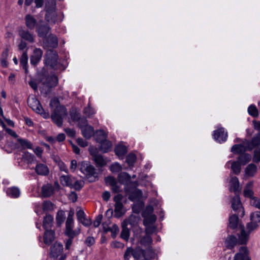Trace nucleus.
Here are the masks:
<instances>
[{
    "label": "nucleus",
    "mask_w": 260,
    "mask_h": 260,
    "mask_svg": "<svg viewBox=\"0 0 260 260\" xmlns=\"http://www.w3.org/2000/svg\"><path fill=\"white\" fill-rule=\"evenodd\" d=\"M232 208L235 212H237L238 215L242 217L244 216V211L239 196H236L232 199Z\"/></svg>",
    "instance_id": "nucleus-7"
},
{
    "label": "nucleus",
    "mask_w": 260,
    "mask_h": 260,
    "mask_svg": "<svg viewBox=\"0 0 260 260\" xmlns=\"http://www.w3.org/2000/svg\"><path fill=\"white\" fill-rule=\"evenodd\" d=\"M53 217L49 214H47L44 217L43 226L45 230L51 228L53 225Z\"/></svg>",
    "instance_id": "nucleus-28"
},
{
    "label": "nucleus",
    "mask_w": 260,
    "mask_h": 260,
    "mask_svg": "<svg viewBox=\"0 0 260 260\" xmlns=\"http://www.w3.org/2000/svg\"><path fill=\"white\" fill-rule=\"evenodd\" d=\"M54 189L51 184L43 185L42 187V195L44 198L51 197L54 193Z\"/></svg>",
    "instance_id": "nucleus-25"
},
{
    "label": "nucleus",
    "mask_w": 260,
    "mask_h": 260,
    "mask_svg": "<svg viewBox=\"0 0 260 260\" xmlns=\"http://www.w3.org/2000/svg\"><path fill=\"white\" fill-rule=\"evenodd\" d=\"M44 41V46L48 48H56L58 46V39L56 36L53 34H50L46 36Z\"/></svg>",
    "instance_id": "nucleus-9"
},
{
    "label": "nucleus",
    "mask_w": 260,
    "mask_h": 260,
    "mask_svg": "<svg viewBox=\"0 0 260 260\" xmlns=\"http://www.w3.org/2000/svg\"><path fill=\"white\" fill-rule=\"evenodd\" d=\"M58 55L53 49H48L45 56L44 63L53 69H55L57 64Z\"/></svg>",
    "instance_id": "nucleus-4"
},
{
    "label": "nucleus",
    "mask_w": 260,
    "mask_h": 260,
    "mask_svg": "<svg viewBox=\"0 0 260 260\" xmlns=\"http://www.w3.org/2000/svg\"><path fill=\"white\" fill-rule=\"evenodd\" d=\"M7 194L12 198H17L20 195V190L18 187L13 186L9 187L7 189Z\"/></svg>",
    "instance_id": "nucleus-27"
},
{
    "label": "nucleus",
    "mask_w": 260,
    "mask_h": 260,
    "mask_svg": "<svg viewBox=\"0 0 260 260\" xmlns=\"http://www.w3.org/2000/svg\"><path fill=\"white\" fill-rule=\"evenodd\" d=\"M27 103L29 106L36 113L41 112L43 111V109L40 103V102L35 98L28 99Z\"/></svg>",
    "instance_id": "nucleus-16"
},
{
    "label": "nucleus",
    "mask_w": 260,
    "mask_h": 260,
    "mask_svg": "<svg viewBox=\"0 0 260 260\" xmlns=\"http://www.w3.org/2000/svg\"><path fill=\"white\" fill-rule=\"evenodd\" d=\"M142 253L141 248L140 247H137L135 249L128 247L126 249L124 253V258L125 260H129L132 255L135 260H139L140 259V255L142 254Z\"/></svg>",
    "instance_id": "nucleus-5"
},
{
    "label": "nucleus",
    "mask_w": 260,
    "mask_h": 260,
    "mask_svg": "<svg viewBox=\"0 0 260 260\" xmlns=\"http://www.w3.org/2000/svg\"><path fill=\"white\" fill-rule=\"evenodd\" d=\"M39 79L44 85L49 88L55 87L58 83L57 77L54 75H49L46 71L41 72L39 75Z\"/></svg>",
    "instance_id": "nucleus-3"
},
{
    "label": "nucleus",
    "mask_w": 260,
    "mask_h": 260,
    "mask_svg": "<svg viewBox=\"0 0 260 260\" xmlns=\"http://www.w3.org/2000/svg\"><path fill=\"white\" fill-rule=\"evenodd\" d=\"M123 207V205L122 203H118L115 204V216L117 218L120 217L123 214V212H122V209Z\"/></svg>",
    "instance_id": "nucleus-43"
},
{
    "label": "nucleus",
    "mask_w": 260,
    "mask_h": 260,
    "mask_svg": "<svg viewBox=\"0 0 260 260\" xmlns=\"http://www.w3.org/2000/svg\"><path fill=\"white\" fill-rule=\"evenodd\" d=\"M145 233L146 235H150V234H153L155 230V228L153 226L149 225V224L145 226Z\"/></svg>",
    "instance_id": "nucleus-63"
},
{
    "label": "nucleus",
    "mask_w": 260,
    "mask_h": 260,
    "mask_svg": "<svg viewBox=\"0 0 260 260\" xmlns=\"http://www.w3.org/2000/svg\"><path fill=\"white\" fill-rule=\"evenodd\" d=\"M24 19L26 27L30 30H32L36 28L39 24L34 16L30 14L26 15L25 16Z\"/></svg>",
    "instance_id": "nucleus-15"
},
{
    "label": "nucleus",
    "mask_w": 260,
    "mask_h": 260,
    "mask_svg": "<svg viewBox=\"0 0 260 260\" xmlns=\"http://www.w3.org/2000/svg\"><path fill=\"white\" fill-rule=\"evenodd\" d=\"M56 1L55 0H46L45 3V10L46 11L49 10H56Z\"/></svg>",
    "instance_id": "nucleus-44"
},
{
    "label": "nucleus",
    "mask_w": 260,
    "mask_h": 260,
    "mask_svg": "<svg viewBox=\"0 0 260 260\" xmlns=\"http://www.w3.org/2000/svg\"><path fill=\"white\" fill-rule=\"evenodd\" d=\"M54 204L50 201H45L43 203L42 208L44 211H49L53 210Z\"/></svg>",
    "instance_id": "nucleus-48"
},
{
    "label": "nucleus",
    "mask_w": 260,
    "mask_h": 260,
    "mask_svg": "<svg viewBox=\"0 0 260 260\" xmlns=\"http://www.w3.org/2000/svg\"><path fill=\"white\" fill-rule=\"evenodd\" d=\"M257 171V167L253 164H249L245 169L246 174L250 177H253Z\"/></svg>",
    "instance_id": "nucleus-36"
},
{
    "label": "nucleus",
    "mask_w": 260,
    "mask_h": 260,
    "mask_svg": "<svg viewBox=\"0 0 260 260\" xmlns=\"http://www.w3.org/2000/svg\"><path fill=\"white\" fill-rule=\"evenodd\" d=\"M61 184L63 186H71L73 185V179L69 175H62L60 178Z\"/></svg>",
    "instance_id": "nucleus-34"
},
{
    "label": "nucleus",
    "mask_w": 260,
    "mask_h": 260,
    "mask_svg": "<svg viewBox=\"0 0 260 260\" xmlns=\"http://www.w3.org/2000/svg\"><path fill=\"white\" fill-rule=\"evenodd\" d=\"M248 150L247 144H245V140L242 141V144H235L231 148V152L236 154H242Z\"/></svg>",
    "instance_id": "nucleus-13"
},
{
    "label": "nucleus",
    "mask_w": 260,
    "mask_h": 260,
    "mask_svg": "<svg viewBox=\"0 0 260 260\" xmlns=\"http://www.w3.org/2000/svg\"><path fill=\"white\" fill-rule=\"evenodd\" d=\"M107 135L103 130L97 131L94 135L96 142L99 143L107 139Z\"/></svg>",
    "instance_id": "nucleus-38"
},
{
    "label": "nucleus",
    "mask_w": 260,
    "mask_h": 260,
    "mask_svg": "<svg viewBox=\"0 0 260 260\" xmlns=\"http://www.w3.org/2000/svg\"><path fill=\"white\" fill-rule=\"evenodd\" d=\"M64 234L67 236L68 237V238L73 239L76 235H78V233H76L75 231L73 230V229L65 230Z\"/></svg>",
    "instance_id": "nucleus-61"
},
{
    "label": "nucleus",
    "mask_w": 260,
    "mask_h": 260,
    "mask_svg": "<svg viewBox=\"0 0 260 260\" xmlns=\"http://www.w3.org/2000/svg\"><path fill=\"white\" fill-rule=\"evenodd\" d=\"M20 62L21 66H22L24 70L25 73L27 74L28 71L27 67L28 56L26 52H24L22 53Z\"/></svg>",
    "instance_id": "nucleus-32"
},
{
    "label": "nucleus",
    "mask_w": 260,
    "mask_h": 260,
    "mask_svg": "<svg viewBox=\"0 0 260 260\" xmlns=\"http://www.w3.org/2000/svg\"><path fill=\"white\" fill-rule=\"evenodd\" d=\"M78 168L81 172L89 179V181L93 182L96 180L98 174L93 166L85 162H82L78 164Z\"/></svg>",
    "instance_id": "nucleus-2"
},
{
    "label": "nucleus",
    "mask_w": 260,
    "mask_h": 260,
    "mask_svg": "<svg viewBox=\"0 0 260 260\" xmlns=\"http://www.w3.org/2000/svg\"><path fill=\"white\" fill-rule=\"evenodd\" d=\"M250 220L258 224L260 222V214L257 211L253 212L250 215Z\"/></svg>",
    "instance_id": "nucleus-57"
},
{
    "label": "nucleus",
    "mask_w": 260,
    "mask_h": 260,
    "mask_svg": "<svg viewBox=\"0 0 260 260\" xmlns=\"http://www.w3.org/2000/svg\"><path fill=\"white\" fill-rule=\"evenodd\" d=\"M136 160V156L135 154L130 153L129 154L126 159V162L129 165H132L134 164Z\"/></svg>",
    "instance_id": "nucleus-54"
},
{
    "label": "nucleus",
    "mask_w": 260,
    "mask_h": 260,
    "mask_svg": "<svg viewBox=\"0 0 260 260\" xmlns=\"http://www.w3.org/2000/svg\"><path fill=\"white\" fill-rule=\"evenodd\" d=\"M237 244H238V239L233 235L228 236L225 241L226 247L228 249H233Z\"/></svg>",
    "instance_id": "nucleus-24"
},
{
    "label": "nucleus",
    "mask_w": 260,
    "mask_h": 260,
    "mask_svg": "<svg viewBox=\"0 0 260 260\" xmlns=\"http://www.w3.org/2000/svg\"><path fill=\"white\" fill-rule=\"evenodd\" d=\"M105 231L111 232L112 237L115 238L119 232V228L116 224H113L112 227L107 228Z\"/></svg>",
    "instance_id": "nucleus-51"
},
{
    "label": "nucleus",
    "mask_w": 260,
    "mask_h": 260,
    "mask_svg": "<svg viewBox=\"0 0 260 260\" xmlns=\"http://www.w3.org/2000/svg\"><path fill=\"white\" fill-rule=\"evenodd\" d=\"M131 218L128 220L124 221L122 223V231L120 234V237L126 241H127L129 237V230L127 227L128 224L132 225L133 223L131 221Z\"/></svg>",
    "instance_id": "nucleus-10"
},
{
    "label": "nucleus",
    "mask_w": 260,
    "mask_h": 260,
    "mask_svg": "<svg viewBox=\"0 0 260 260\" xmlns=\"http://www.w3.org/2000/svg\"><path fill=\"white\" fill-rule=\"evenodd\" d=\"M77 122H78V125L81 129L88 125L87 120L85 117H81Z\"/></svg>",
    "instance_id": "nucleus-55"
},
{
    "label": "nucleus",
    "mask_w": 260,
    "mask_h": 260,
    "mask_svg": "<svg viewBox=\"0 0 260 260\" xmlns=\"http://www.w3.org/2000/svg\"><path fill=\"white\" fill-rule=\"evenodd\" d=\"M115 152L119 156L124 155L127 152L126 147L122 145H118L115 148Z\"/></svg>",
    "instance_id": "nucleus-41"
},
{
    "label": "nucleus",
    "mask_w": 260,
    "mask_h": 260,
    "mask_svg": "<svg viewBox=\"0 0 260 260\" xmlns=\"http://www.w3.org/2000/svg\"><path fill=\"white\" fill-rule=\"evenodd\" d=\"M49 105L52 109L54 108L51 114L52 121L58 126L61 127L63 119L67 115V109L64 106L60 105L58 100L56 99H52Z\"/></svg>",
    "instance_id": "nucleus-1"
},
{
    "label": "nucleus",
    "mask_w": 260,
    "mask_h": 260,
    "mask_svg": "<svg viewBox=\"0 0 260 260\" xmlns=\"http://www.w3.org/2000/svg\"><path fill=\"white\" fill-rule=\"evenodd\" d=\"M250 204L251 206L260 209V198L253 197L250 199Z\"/></svg>",
    "instance_id": "nucleus-52"
},
{
    "label": "nucleus",
    "mask_w": 260,
    "mask_h": 260,
    "mask_svg": "<svg viewBox=\"0 0 260 260\" xmlns=\"http://www.w3.org/2000/svg\"><path fill=\"white\" fill-rule=\"evenodd\" d=\"M43 55V51L40 48H36L34 50L33 54L30 56L31 64L36 66L41 60Z\"/></svg>",
    "instance_id": "nucleus-18"
},
{
    "label": "nucleus",
    "mask_w": 260,
    "mask_h": 260,
    "mask_svg": "<svg viewBox=\"0 0 260 260\" xmlns=\"http://www.w3.org/2000/svg\"><path fill=\"white\" fill-rule=\"evenodd\" d=\"M62 251V245L60 243L55 242L50 248V256L53 258H57L61 254Z\"/></svg>",
    "instance_id": "nucleus-11"
},
{
    "label": "nucleus",
    "mask_w": 260,
    "mask_h": 260,
    "mask_svg": "<svg viewBox=\"0 0 260 260\" xmlns=\"http://www.w3.org/2000/svg\"><path fill=\"white\" fill-rule=\"evenodd\" d=\"M246 227L248 233L249 234L251 232L255 230L258 227V224L253 221L251 220V222L247 223Z\"/></svg>",
    "instance_id": "nucleus-53"
},
{
    "label": "nucleus",
    "mask_w": 260,
    "mask_h": 260,
    "mask_svg": "<svg viewBox=\"0 0 260 260\" xmlns=\"http://www.w3.org/2000/svg\"><path fill=\"white\" fill-rule=\"evenodd\" d=\"M82 134L86 139H90L94 135V128L90 125H87L81 129Z\"/></svg>",
    "instance_id": "nucleus-29"
},
{
    "label": "nucleus",
    "mask_w": 260,
    "mask_h": 260,
    "mask_svg": "<svg viewBox=\"0 0 260 260\" xmlns=\"http://www.w3.org/2000/svg\"><path fill=\"white\" fill-rule=\"evenodd\" d=\"M95 243V240L93 237L88 236L85 240L84 243L88 246L90 247L93 245Z\"/></svg>",
    "instance_id": "nucleus-64"
},
{
    "label": "nucleus",
    "mask_w": 260,
    "mask_h": 260,
    "mask_svg": "<svg viewBox=\"0 0 260 260\" xmlns=\"http://www.w3.org/2000/svg\"><path fill=\"white\" fill-rule=\"evenodd\" d=\"M142 194V192L141 190L137 189L131 193L129 196V198L133 199H139Z\"/></svg>",
    "instance_id": "nucleus-56"
},
{
    "label": "nucleus",
    "mask_w": 260,
    "mask_h": 260,
    "mask_svg": "<svg viewBox=\"0 0 260 260\" xmlns=\"http://www.w3.org/2000/svg\"><path fill=\"white\" fill-rule=\"evenodd\" d=\"M22 158L24 161H27V164H32L36 161H37L35 159V156L28 152H25L23 154Z\"/></svg>",
    "instance_id": "nucleus-42"
},
{
    "label": "nucleus",
    "mask_w": 260,
    "mask_h": 260,
    "mask_svg": "<svg viewBox=\"0 0 260 260\" xmlns=\"http://www.w3.org/2000/svg\"><path fill=\"white\" fill-rule=\"evenodd\" d=\"M43 21H39V24L36 27V32L40 38H45L49 32L51 28L47 24L43 23Z\"/></svg>",
    "instance_id": "nucleus-8"
},
{
    "label": "nucleus",
    "mask_w": 260,
    "mask_h": 260,
    "mask_svg": "<svg viewBox=\"0 0 260 260\" xmlns=\"http://www.w3.org/2000/svg\"><path fill=\"white\" fill-rule=\"evenodd\" d=\"M118 181L121 184H126L130 181L131 176L126 172H121L118 176Z\"/></svg>",
    "instance_id": "nucleus-33"
},
{
    "label": "nucleus",
    "mask_w": 260,
    "mask_h": 260,
    "mask_svg": "<svg viewBox=\"0 0 260 260\" xmlns=\"http://www.w3.org/2000/svg\"><path fill=\"white\" fill-rule=\"evenodd\" d=\"M248 112L249 115L253 117H256L258 115V110L254 105H251L249 106L248 108Z\"/></svg>",
    "instance_id": "nucleus-50"
},
{
    "label": "nucleus",
    "mask_w": 260,
    "mask_h": 260,
    "mask_svg": "<svg viewBox=\"0 0 260 260\" xmlns=\"http://www.w3.org/2000/svg\"><path fill=\"white\" fill-rule=\"evenodd\" d=\"M213 137L214 139L219 143L225 142L227 139V133L224 131V128H220L214 131Z\"/></svg>",
    "instance_id": "nucleus-12"
},
{
    "label": "nucleus",
    "mask_w": 260,
    "mask_h": 260,
    "mask_svg": "<svg viewBox=\"0 0 260 260\" xmlns=\"http://www.w3.org/2000/svg\"><path fill=\"white\" fill-rule=\"evenodd\" d=\"M19 35L20 37L26 41L32 43L35 42L34 36L28 30L21 28L19 30Z\"/></svg>",
    "instance_id": "nucleus-20"
},
{
    "label": "nucleus",
    "mask_w": 260,
    "mask_h": 260,
    "mask_svg": "<svg viewBox=\"0 0 260 260\" xmlns=\"http://www.w3.org/2000/svg\"><path fill=\"white\" fill-rule=\"evenodd\" d=\"M239 221L238 215H233L229 218V227L232 229H235L237 228Z\"/></svg>",
    "instance_id": "nucleus-40"
},
{
    "label": "nucleus",
    "mask_w": 260,
    "mask_h": 260,
    "mask_svg": "<svg viewBox=\"0 0 260 260\" xmlns=\"http://www.w3.org/2000/svg\"><path fill=\"white\" fill-rule=\"evenodd\" d=\"M84 182L82 180H76L73 183V187L77 190H80L84 186Z\"/></svg>",
    "instance_id": "nucleus-58"
},
{
    "label": "nucleus",
    "mask_w": 260,
    "mask_h": 260,
    "mask_svg": "<svg viewBox=\"0 0 260 260\" xmlns=\"http://www.w3.org/2000/svg\"><path fill=\"white\" fill-rule=\"evenodd\" d=\"M156 220V216L155 215L152 214L145 217L144 219V224L145 226L151 224L155 222Z\"/></svg>",
    "instance_id": "nucleus-49"
},
{
    "label": "nucleus",
    "mask_w": 260,
    "mask_h": 260,
    "mask_svg": "<svg viewBox=\"0 0 260 260\" xmlns=\"http://www.w3.org/2000/svg\"><path fill=\"white\" fill-rule=\"evenodd\" d=\"M66 218L65 214L62 210H59L56 216V225L57 226H60L61 224L64 222Z\"/></svg>",
    "instance_id": "nucleus-39"
},
{
    "label": "nucleus",
    "mask_w": 260,
    "mask_h": 260,
    "mask_svg": "<svg viewBox=\"0 0 260 260\" xmlns=\"http://www.w3.org/2000/svg\"><path fill=\"white\" fill-rule=\"evenodd\" d=\"M141 251L142 253L140 255L139 260H150L155 257V252L151 246L147 247L146 250L141 248Z\"/></svg>",
    "instance_id": "nucleus-14"
},
{
    "label": "nucleus",
    "mask_w": 260,
    "mask_h": 260,
    "mask_svg": "<svg viewBox=\"0 0 260 260\" xmlns=\"http://www.w3.org/2000/svg\"><path fill=\"white\" fill-rule=\"evenodd\" d=\"M35 171L38 175L46 176L49 173V169L46 165L39 163L35 167Z\"/></svg>",
    "instance_id": "nucleus-23"
},
{
    "label": "nucleus",
    "mask_w": 260,
    "mask_h": 260,
    "mask_svg": "<svg viewBox=\"0 0 260 260\" xmlns=\"http://www.w3.org/2000/svg\"><path fill=\"white\" fill-rule=\"evenodd\" d=\"M253 160L256 163L260 161V147L254 150Z\"/></svg>",
    "instance_id": "nucleus-62"
},
{
    "label": "nucleus",
    "mask_w": 260,
    "mask_h": 260,
    "mask_svg": "<svg viewBox=\"0 0 260 260\" xmlns=\"http://www.w3.org/2000/svg\"><path fill=\"white\" fill-rule=\"evenodd\" d=\"M17 141L21 145L23 149H31L32 147V143L27 140L19 138L17 139Z\"/></svg>",
    "instance_id": "nucleus-45"
},
{
    "label": "nucleus",
    "mask_w": 260,
    "mask_h": 260,
    "mask_svg": "<svg viewBox=\"0 0 260 260\" xmlns=\"http://www.w3.org/2000/svg\"><path fill=\"white\" fill-rule=\"evenodd\" d=\"M110 170L113 173H117L122 170V167L118 163H114L110 167Z\"/></svg>",
    "instance_id": "nucleus-59"
},
{
    "label": "nucleus",
    "mask_w": 260,
    "mask_h": 260,
    "mask_svg": "<svg viewBox=\"0 0 260 260\" xmlns=\"http://www.w3.org/2000/svg\"><path fill=\"white\" fill-rule=\"evenodd\" d=\"M105 181L107 185L112 186L117 182L116 179L112 176H108L105 178Z\"/></svg>",
    "instance_id": "nucleus-60"
},
{
    "label": "nucleus",
    "mask_w": 260,
    "mask_h": 260,
    "mask_svg": "<svg viewBox=\"0 0 260 260\" xmlns=\"http://www.w3.org/2000/svg\"><path fill=\"white\" fill-rule=\"evenodd\" d=\"M55 232L52 230H45L44 234V242L46 245H50L54 240Z\"/></svg>",
    "instance_id": "nucleus-22"
},
{
    "label": "nucleus",
    "mask_w": 260,
    "mask_h": 260,
    "mask_svg": "<svg viewBox=\"0 0 260 260\" xmlns=\"http://www.w3.org/2000/svg\"><path fill=\"white\" fill-rule=\"evenodd\" d=\"M249 237L248 233H247L244 230V226H242L241 230V233L239 235V239L238 240V243L240 245L246 244L247 242Z\"/></svg>",
    "instance_id": "nucleus-26"
},
{
    "label": "nucleus",
    "mask_w": 260,
    "mask_h": 260,
    "mask_svg": "<svg viewBox=\"0 0 260 260\" xmlns=\"http://www.w3.org/2000/svg\"><path fill=\"white\" fill-rule=\"evenodd\" d=\"M230 190L237 192L239 190V182L237 177H232L230 181Z\"/></svg>",
    "instance_id": "nucleus-31"
},
{
    "label": "nucleus",
    "mask_w": 260,
    "mask_h": 260,
    "mask_svg": "<svg viewBox=\"0 0 260 260\" xmlns=\"http://www.w3.org/2000/svg\"><path fill=\"white\" fill-rule=\"evenodd\" d=\"M99 143H100V150L103 152L106 153L111 150L112 147L111 141L106 139Z\"/></svg>",
    "instance_id": "nucleus-30"
},
{
    "label": "nucleus",
    "mask_w": 260,
    "mask_h": 260,
    "mask_svg": "<svg viewBox=\"0 0 260 260\" xmlns=\"http://www.w3.org/2000/svg\"><path fill=\"white\" fill-rule=\"evenodd\" d=\"M245 144H247L248 150L252 151L255 148H257L260 146V132L255 134L251 140H245Z\"/></svg>",
    "instance_id": "nucleus-6"
},
{
    "label": "nucleus",
    "mask_w": 260,
    "mask_h": 260,
    "mask_svg": "<svg viewBox=\"0 0 260 260\" xmlns=\"http://www.w3.org/2000/svg\"><path fill=\"white\" fill-rule=\"evenodd\" d=\"M70 116L71 119L74 122H77L79 119L81 117L80 114L75 109H73L70 111Z\"/></svg>",
    "instance_id": "nucleus-46"
},
{
    "label": "nucleus",
    "mask_w": 260,
    "mask_h": 260,
    "mask_svg": "<svg viewBox=\"0 0 260 260\" xmlns=\"http://www.w3.org/2000/svg\"><path fill=\"white\" fill-rule=\"evenodd\" d=\"M251 159V155L247 153L241 154L238 157L237 161H238L241 165H245Z\"/></svg>",
    "instance_id": "nucleus-37"
},
{
    "label": "nucleus",
    "mask_w": 260,
    "mask_h": 260,
    "mask_svg": "<svg viewBox=\"0 0 260 260\" xmlns=\"http://www.w3.org/2000/svg\"><path fill=\"white\" fill-rule=\"evenodd\" d=\"M241 165L238 161H234L232 162L231 169L233 173L236 175H238L241 170Z\"/></svg>",
    "instance_id": "nucleus-47"
},
{
    "label": "nucleus",
    "mask_w": 260,
    "mask_h": 260,
    "mask_svg": "<svg viewBox=\"0 0 260 260\" xmlns=\"http://www.w3.org/2000/svg\"><path fill=\"white\" fill-rule=\"evenodd\" d=\"M78 221L83 225L88 226L91 224V220L87 219L84 212L82 210H79L76 213Z\"/></svg>",
    "instance_id": "nucleus-19"
},
{
    "label": "nucleus",
    "mask_w": 260,
    "mask_h": 260,
    "mask_svg": "<svg viewBox=\"0 0 260 260\" xmlns=\"http://www.w3.org/2000/svg\"><path fill=\"white\" fill-rule=\"evenodd\" d=\"M90 153L96 167H102L106 165V160L102 155L96 152H91Z\"/></svg>",
    "instance_id": "nucleus-21"
},
{
    "label": "nucleus",
    "mask_w": 260,
    "mask_h": 260,
    "mask_svg": "<svg viewBox=\"0 0 260 260\" xmlns=\"http://www.w3.org/2000/svg\"><path fill=\"white\" fill-rule=\"evenodd\" d=\"M152 239L150 235H145L142 237L140 240V243L141 245L148 247H150L152 243Z\"/></svg>",
    "instance_id": "nucleus-35"
},
{
    "label": "nucleus",
    "mask_w": 260,
    "mask_h": 260,
    "mask_svg": "<svg viewBox=\"0 0 260 260\" xmlns=\"http://www.w3.org/2000/svg\"><path fill=\"white\" fill-rule=\"evenodd\" d=\"M45 20L50 24H54L57 21V15L56 10H49L45 11Z\"/></svg>",
    "instance_id": "nucleus-17"
}]
</instances>
